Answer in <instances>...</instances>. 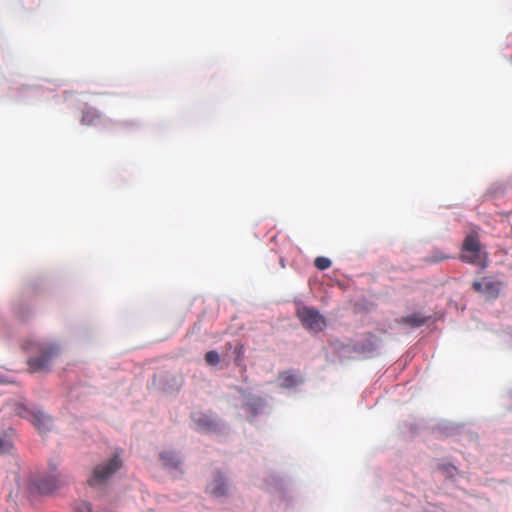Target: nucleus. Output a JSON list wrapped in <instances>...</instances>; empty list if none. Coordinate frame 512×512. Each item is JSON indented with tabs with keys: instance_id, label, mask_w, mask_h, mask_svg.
Wrapping results in <instances>:
<instances>
[{
	"instance_id": "nucleus-18",
	"label": "nucleus",
	"mask_w": 512,
	"mask_h": 512,
	"mask_svg": "<svg viewBox=\"0 0 512 512\" xmlns=\"http://www.w3.org/2000/svg\"><path fill=\"white\" fill-rule=\"evenodd\" d=\"M11 442L8 439L0 438V453L7 452L11 449Z\"/></svg>"
},
{
	"instance_id": "nucleus-9",
	"label": "nucleus",
	"mask_w": 512,
	"mask_h": 512,
	"mask_svg": "<svg viewBox=\"0 0 512 512\" xmlns=\"http://www.w3.org/2000/svg\"><path fill=\"white\" fill-rule=\"evenodd\" d=\"M207 491L216 498L226 495L227 486L221 474H218L215 479L208 485Z\"/></svg>"
},
{
	"instance_id": "nucleus-17",
	"label": "nucleus",
	"mask_w": 512,
	"mask_h": 512,
	"mask_svg": "<svg viewBox=\"0 0 512 512\" xmlns=\"http://www.w3.org/2000/svg\"><path fill=\"white\" fill-rule=\"evenodd\" d=\"M75 510L76 512H93L91 504L85 501L79 502Z\"/></svg>"
},
{
	"instance_id": "nucleus-12",
	"label": "nucleus",
	"mask_w": 512,
	"mask_h": 512,
	"mask_svg": "<svg viewBox=\"0 0 512 512\" xmlns=\"http://www.w3.org/2000/svg\"><path fill=\"white\" fill-rule=\"evenodd\" d=\"M377 347V338L374 335H369L366 340V343L356 345V349L360 352H372Z\"/></svg>"
},
{
	"instance_id": "nucleus-8",
	"label": "nucleus",
	"mask_w": 512,
	"mask_h": 512,
	"mask_svg": "<svg viewBox=\"0 0 512 512\" xmlns=\"http://www.w3.org/2000/svg\"><path fill=\"white\" fill-rule=\"evenodd\" d=\"M280 386L285 389L296 387L302 382V379L291 370L282 371L278 374Z\"/></svg>"
},
{
	"instance_id": "nucleus-5",
	"label": "nucleus",
	"mask_w": 512,
	"mask_h": 512,
	"mask_svg": "<svg viewBox=\"0 0 512 512\" xmlns=\"http://www.w3.org/2000/svg\"><path fill=\"white\" fill-rule=\"evenodd\" d=\"M64 483L65 481L60 475H52L41 478L37 482V488L40 493L47 494L53 492Z\"/></svg>"
},
{
	"instance_id": "nucleus-11",
	"label": "nucleus",
	"mask_w": 512,
	"mask_h": 512,
	"mask_svg": "<svg viewBox=\"0 0 512 512\" xmlns=\"http://www.w3.org/2000/svg\"><path fill=\"white\" fill-rule=\"evenodd\" d=\"M100 115L99 113L94 109H87L83 111L81 123L83 125H94L97 120H99Z\"/></svg>"
},
{
	"instance_id": "nucleus-2",
	"label": "nucleus",
	"mask_w": 512,
	"mask_h": 512,
	"mask_svg": "<svg viewBox=\"0 0 512 512\" xmlns=\"http://www.w3.org/2000/svg\"><path fill=\"white\" fill-rule=\"evenodd\" d=\"M122 466L119 455H114L109 460L98 464L94 469L88 484L92 487L104 485L107 480Z\"/></svg>"
},
{
	"instance_id": "nucleus-15",
	"label": "nucleus",
	"mask_w": 512,
	"mask_h": 512,
	"mask_svg": "<svg viewBox=\"0 0 512 512\" xmlns=\"http://www.w3.org/2000/svg\"><path fill=\"white\" fill-rule=\"evenodd\" d=\"M314 265L317 269L323 271L331 267L332 261L328 257L319 256L315 258Z\"/></svg>"
},
{
	"instance_id": "nucleus-4",
	"label": "nucleus",
	"mask_w": 512,
	"mask_h": 512,
	"mask_svg": "<svg viewBox=\"0 0 512 512\" xmlns=\"http://www.w3.org/2000/svg\"><path fill=\"white\" fill-rule=\"evenodd\" d=\"M59 349L56 345H47L41 349L38 356L30 357L28 360L29 367L32 371H43L47 369L49 363L58 355Z\"/></svg>"
},
{
	"instance_id": "nucleus-6",
	"label": "nucleus",
	"mask_w": 512,
	"mask_h": 512,
	"mask_svg": "<svg viewBox=\"0 0 512 512\" xmlns=\"http://www.w3.org/2000/svg\"><path fill=\"white\" fill-rule=\"evenodd\" d=\"M194 423L202 431H212L216 429L215 418L209 413L196 412L192 415Z\"/></svg>"
},
{
	"instance_id": "nucleus-7",
	"label": "nucleus",
	"mask_w": 512,
	"mask_h": 512,
	"mask_svg": "<svg viewBox=\"0 0 512 512\" xmlns=\"http://www.w3.org/2000/svg\"><path fill=\"white\" fill-rule=\"evenodd\" d=\"M30 421L41 433L49 431L53 424L51 417L40 410L31 413Z\"/></svg>"
},
{
	"instance_id": "nucleus-14",
	"label": "nucleus",
	"mask_w": 512,
	"mask_h": 512,
	"mask_svg": "<svg viewBox=\"0 0 512 512\" xmlns=\"http://www.w3.org/2000/svg\"><path fill=\"white\" fill-rule=\"evenodd\" d=\"M401 322L412 327H420L426 322V318L418 314H413L402 318Z\"/></svg>"
},
{
	"instance_id": "nucleus-3",
	"label": "nucleus",
	"mask_w": 512,
	"mask_h": 512,
	"mask_svg": "<svg viewBox=\"0 0 512 512\" xmlns=\"http://www.w3.org/2000/svg\"><path fill=\"white\" fill-rule=\"evenodd\" d=\"M461 258L464 262L478 265L482 268L487 265V255L482 251L480 241L474 235H468L465 238Z\"/></svg>"
},
{
	"instance_id": "nucleus-16",
	"label": "nucleus",
	"mask_w": 512,
	"mask_h": 512,
	"mask_svg": "<svg viewBox=\"0 0 512 512\" xmlns=\"http://www.w3.org/2000/svg\"><path fill=\"white\" fill-rule=\"evenodd\" d=\"M205 361L211 366H216L220 362V356L217 351L211 350L205 354Z\"/></svg>"
},
{
	"instance_id": "nucleus-10",
	"label": "nucleus",
	"mask_w": 512,
	"mask_h": 512,
	"mask_svg": "<svg viewBox=\"0 0 512 512\" xmlns=\"http://www.w3.org/2000/svg\"><path fill=\"white\" fill-rule=\"evenodd\" d=\"M160 459L163 462V465L167 468L177 469L181 464V460L174 452H163L160 454Z\"/></svg>"
},
{
	"instance_id": "nucleus-13",
	"label": "nucleus",
	"mask_w": 512,
	"mask_h": 512,
	"mask_svg": "<svg viewBox=\"0 0 512 512\" xmlns=\"http://www.w3.org/2000/svg\"><path fill=\"white\" fill-rule=\"evenodd\" d=\"M448 258H449L448 254H446L444 251H442L440 249H434L431 252V254L425 258V262L429 263V264L438 263V262H441Z\"/></svg>"
},
{
	"instance_id": "nucleus-19",
	"label": "nucleus",
	"mask_w": 512,
	"mask_h": 512,
	"mask_svg": "<svg viewBox=\"0 0 512 512\" xmlns=\"http://www.w3.org/2000/svg\"><path fill=\"white\" fill-rule=\"evenodd\" d=\"M481 286H482V285H481V283H480V282H474V283H473V288H475V289L481 288Z\"/></svg>"
},
{
	"instance_id": "nucleus-1",
	"label": "nucleus",
	"mask_w": 512,
	"mask_h": 512,
	"mask_svg": "<svg viewBox=\"0 0 512 512\" xmlns=\"http://www.w3.org/2000/svg\"><path fill=\"white\" fill-rule=\"evenodd\" d=\"M296 315L303 327L309 332L319 333L322 332L327 326L326 318L313 307L298 304Z\"/></svg>"
}]
</instances>
